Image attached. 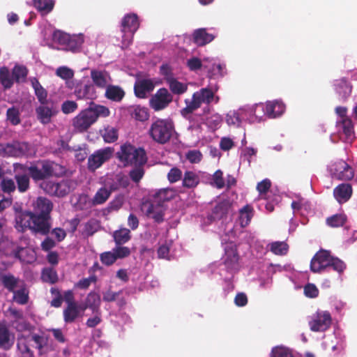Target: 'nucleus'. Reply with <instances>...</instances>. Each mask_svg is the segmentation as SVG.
Instances as JSON below:
<instances>
[{
    "label": "nucleus",
    "mask_w": 357,
    "mask_h": 357,
    "mask_svg": "<svg viewBox=\"0 0 357 357\" xmlns=\"http://www.w3.org/2000/svg\"><path fill=\"white\" fill-rule=\"evenodd\" d=\"M27 172L30 178L38 183L59 177L64 172V168L53 161L42 160L28 167Z\"/></svg>",
    "instance_id": "f257e3e1"
},
{
    "label": "nucleus",
    "mask_w": 357,
    "mask_h": 357,
    "mask_svg": "<svg viewBox=\"0 0 357 357\" xmlns=\"http://www.w3.org/2000/svg\"><path fill=\"white\" fill-rule=\"evenodd\" d=\"M328 267L338 273H342L346 269V264L337 257L331 255L329 251L321 250L312 258L310 261V271L314 273H320Z\"/></svg>",
    "instance_id": "f03ea898"
},
{
    "label": "nucleus",
    "mask_w": 357,
    "mask_h": 357,
    "mask_svg": "<svg viewBox=\"0 0 357 357\" xmlns=\"http://www.w3.org/2000/svg\"><path fill=\"white\" fill-rule=\"evenodd\" d=\"M215 102H218L219 97H215L214 92L209 88H202L195 92L191 99H185V107L181 110V114L185 119H188L190 116L197 109H199L202 103L210 105L213 100Z\"/></svg>",
    "instance_id": "7ed1b4c3"
},
{
    "label": "nucleus",
    "mask_w": 357,
    "mask_h": 357,
    "mask_svg": "<svg viewBox=\"0 0 357 357\" xmlns=\"http://www.w3.org/2000/svg\"><path fill=\"white\" fill-rule=\"evenodd\" d=\"M31 342L36 344L38 355H43V349L46 344L45 337L37 333L20 335L17 338V350L20 357H35L34 351L31 348Z\"/></svg>",
    "instance_id": "20e7f679"
},
{
    "label": "nucleus",
    "mask_w": 357,
    "mask_h": 357,
    "mask_svg": "<svg viewBox=\"0 0 357 357\" xmlns=\"http://www.w3.org/2000/svg\"><path fill=\"white\" fill-rule=\"evenodd\" d=\"M174 130V126L171 120L157 119L151 123L148 134L155 142L165 144L170 140Z\"/></svg>",
    "instance_id": "39448f33"
},
{
    "label": "nucleus",
    "mask_w": 357,
    "mask_h": 357,
    "mask_svg": "<svg viewBox=\"0 0 357 357\" xmlns=\"http://www.w3.org/2000/svg\"><path fill=\"white\" fill-rule=\"evenodd\" d=\"M116 158L124 165H145L147 162L145 150L143 148L137 149L129 143L121 146L120 150L116 153Z\"/></svg>",
    "instance_id": "423d86ee"
},
{
    "label": "nucleus",
    "mask_w": 357,
    "mask_h": 357,
    "mask_svg": "<svg viewBox=\"0 0 357 357\" xmlns=\"http://www.w3.org/2000/svg\"><path fill=\"white\" fill-rule=\"evenodd\" d=\"M139 22L136 14H127L123 17L121 26L122 48H126L132 43L133 36L139 29Z\"/></svg>",
    "instance_id": "0eeeda50"
},
{
    "label": "nucleus",
    "mask_w": 357,
    "mask_h": 357,
    "mask_svg": "<svg viewBox=\"0 0 357 357\" xmlns=\"http://www.w3.org/2000/svg\"><path fill=\"white\" fill-rule=\"evenodd\" d=\"M100 183L112 194L121 188H127L130 185V181L126 175L119 173L107 174L101 178Z\"/></svg>",
    "instance_id": "6e6552de"
},
{
    "label": "nucleus",
    "mask_w": 357,
    "mask_h": 357,
    "mask_svg": "<svg viewBox=\"0 0 357 357\" xmlns=\"http://www.w3.org/2000/svg\"><path fill=\"white\" fill-rule=\"evenodd\" d=\"M53 38L61 45H65L66 50L75 52L84 43L82 34L70 36L60 31L54 32Z\"/></svg>",
    "instance_id": "1a4fd4ad"
},
{
    "label": "nucleus",
    "mask_w": 357,
    "mask_h": 357,
    "mask_svg": "<svg viewBox=\"0 0 357 357\" xmlns=\"http://www.w3.org/2000/svg\"><path fill=\"white\" fill-rule=\"evenodd\" d=\"M332 324V317L328 311L316 312L309 321V326L313 332H324L328 330Z\"/></svg>",
    "instance_id": "9d476101"
},
{
    "label": "nucleus",
    "mask_w": 357,
    "mask_h": 357,
    "mask_svg": "<svg viewBox=\"0 0 357 357\" xmlns=\"http://www.w3.org/2000/svg\"><path fill=\"white\" fill-rule=\"evenodd\" d=\"M173 100V96L166 88L159 89L149 99V106L155 112L166 109Z\"/></svg>",
    "instance_id": "9b49d317"
},
{
    "label": "nucleus",
    "mask_w": 357,
    "mask_h": 357,
    "mask_svg": "<svg viewBox=\"0 0 357 357\" xmlns=\"http://www.w3.org/2000/svg\"><path fill=\"white\" fill-rule=\"evenodd\" d=\"M223 264L228 272H236L239 268V255L236 245L227 243L225 247V255L222 257Z\"/></svg>",
    "instance_id": "f8f14e48"
},
{
    "label": "nucleus",
    "mask_w": 357,
    "mask_h": 357,
    "mask_svg": "<svg viewBox=\"0 0 357 357\" xmlns=\"http://www.w3.org/2000/svg\"><path fill=\"white\" fill-rule=\"evenodd\" d=\"M15 225L14 227L19 232L24 233L26 229L30 230L34 213L23 211L21 206H14Z\"/></svg>",
    "instance_id": "ddd939ff"
},
{
    "label": "nucleus",
    "mask_w": 357,
    "mask_h": 357,
    "mask_svg": "<svg viewBox=\"0 0 357 357\" xmlns=\"http://www.w3.org/2000/svg\"><path fill=\"white\" fill-rule=\"evenodd\" d=\"M113 149L107 147L100 149L91 155L88 158V169L94 172L99 168L105 162L110 159L112 155Z\"/></svg>",
    "instance_id": "4468645a"
},
{
    "label": "nucleus",
    "mask_w": 357,
    "mask_h": 357,
    "mask_svg": "<svg viewBox=\"0 0 357 357\" xmlns=\"http://www.w3.org/2000/svg\"><path fill=\"white\" fill-rule=\"evenodd\" d=\"M58 112V108L52 101L40 104V105L36 109L38 121L44 125L50 123L52 121V118L56 116Z\"/></svg>",
    "instance_id": "2eb2a0df"
},
{
    "label": "nucleus",
    "mask_w": 357,
    "mask_h": 357,
    "mask_svg": "<svg viewBox=\"0 0 357 357\" xmlns=\"http://www.w3.org/2000/svg\"><path fill=\"white\" fill-rule=\"evenodd\" d=\"M51 217H46L43 215L33 214L30 231L33 234H39L47 236L51 229Z\"/></svg>",
    "instance_id": "dca6fc26"
},
{
    "label": "nucleus",
    "mask_w": 357,
    "mask_h": 357,
    "mask_svg": "<svg viewBox=\"0 0 357 357\" xmlns=\"http://www.w3.org/2000/svg\"><path fill=\"white\" fill-rule=\"evenodd\" d=\"M8 156L22 157L31 154V146L24 142L15 141L10 144H6L3 149Z\"/></svg>",
    "instance_id": "f3484780"
},
{
    "label": "nucleus",
    "mask_w": 357,
    "mask_h": 357,
    "mask_svg": "<svg viewBox=\"0 0 357 357\" xmlns=\"http://www.w3.org/2000/svg\"><path fill=\"white\" fill-rule=\"evenodd\" d=\"M93 123L92 116L86 108L82 110L72 121L75 130L79 132L86 131Z\"/></svg>",
    "instance_id": "a211bd4d"
},
{
    "label": "nucleus",
    "mask_w": 357,
    "mask_h": 357,
    "mask_svg": "<svg viewBox=\"0 0 357 357\" xmlns=\"http://www.w3.org/2000/svg\"><path fill=\"white\" fill-rule=\"evenodd\" d=\"M148 218H152L157 223L164 221V208L162 205L152 202L144 203L142 208Z\"/></svg>",
    "instance_id": "6ab92c4d"
},
{
    "label": "nucleus",
    "mask_w": 357,
    "mask_h": 357,
    "mask_svg": "<svg viewBox=\"0 0 357 357\" xmlns=\"http://www.w3.org/2000/svg\"><path fill=\"white\" fill-rule=\"evenodd\" d=\"M333 88L338 96L340 100L344 102L351 96L352 92V84L345 77L335 79L333 82Z\"/></svg>",
    "instance_id": "aec40b11"
},
{
    "label": "nucleus",
    "mask_w": 357,
    "mask_h": 357,
    "mask_svg": "<svg viewBox=\"0 0 357 357\" xmlns=\"http://www.w3.org/2000/svg\"><path fill=\"white\" fill-rule=\"evenodd\" d=\"M332 174L334 178L344 181H349L354 176L352 167L342 160L335 164V167L332 169Z\"/></svg>",
    "instance_id": "412c9836"
},
{
    "label": "nucleus",
    "mask_w": 357,
    "mask_h": 357,
    "mask_svg": "<svg viewBox=\"0 0 357 357\" xmlns=\"http://www.w3.org/2000/svg\"><path fill=\"white\" fill-rule=\"evenodd\" d=\"M63 186L62 183L52 181L50 179L45 180L40 183V188L47 194L59 197H63L68 194L67 190L62 188Z\"/></svg>",
    "instance_id": "4be33fe9"
},
{
    "label": "nucleus",
    "mask_w": 357,
    "mask_h": 357,
    "mask_svg": "<svg viewBox=\"0 0 357 357\" xmlns=\"http://www.w3.org/2000/svg\"><path fill=\"white\" fill-rule=\"evenodd\" d=\"M155 84L151 79H141L135 82L134 85L135 95L139 98H146L147 94L151 93Z\"/></svg>",
    "instance_id": "5701e85b"
},
{
    "label": "nucleus",
    "mask_w": 357,
    "mask_h": 357,
    "mask_svg": "<svg viewBox=\"0 0 357 357\" xmlns=\"http://www.w3.org/2000/svg\"><path fill=\"white\" fill-rule=\"evenodd\" d=\"M259 107H261L264 113L270 118H275L281 115L285 109L284 105L278 100L267 102L264 107L263 105H256L255 112Z\"/></svg>",
    "instance_id": "b1692460"
},
{
    "label": "nucleus",
    "mask_w": 357,
    "mask_h": 357,
    "mask_svg": "<svg viewBox=\"0 0 357 357\" xmlns=\"http://www.w3.org/2000/svg\"><path fill=\"white\" fill-rule=\"evenodd\" d=\"M13 255L24 264H32L36 260V253L33 249L17 246L13 250Z\"/></svg>",
    "instance_id": "393cba45"
},
{
    "label": "nucleus",
    "mask_w": 357,
    "mask_h": 357,
    "mask_svg": "<svg viewBox=\"0 0 357 357\" xmlns=\"http://www.w3.org/2000/svg\"><path fill=\"white\" fill-rule=\"evenodd\" d=\"M90 77L94 85L99 89H105L111 80L110 75L106 70L92 69L90 72Z\"/></svg>",
    "instance_id": "a878e982"
},
{
    "label": "nucleus",
    "mask_w": 357,
    "mask_h": 357,
    "mask_svg": "<svg viewBox=\"0 0 357 357\" xmlns=\"http://www.w3.org/2000/svg\"><path fill=\"white\" fill-rule=\"evenodd\" d=\"M333 195L340 203L347 202L352 195V187L349 183H342L335 188Z\"/></svg>",
    "instance_id": "bb28decb"
},
{
    "label": "nucleus",
    "mask_w": 357,
    "mask_h": 357,
    "mask_svg": "<svg viewBox=\"0 0 357 357\" xmlns=\"http://www.w3.org/2000/svg\"><path fill=\"white\" fill-rule=\"evenodd\" d=\"M340 138L343 139L346 142H351L354 138V126L352 121L349 118L341 120L339 123Z\"/></svg>",
    "instance_id": "cd10ccee"
},
{
    "label": "nucleus",
    "mask_w": 357,
    "mask_h": 357,
    "mask_svg": "<svg viewBox=\"0 0 357 357\" xmlns=\"http://www.w3.org/2000/svg\"><path fill=\"white\" fill-rule=\"evenodd\" d=\"M89 114L92 116L94 123L98 118H105L110 115L109 108L105 105H101L91 101L89 107L86 108Z\"/></svg>",
    "instance_id": "c85d7f7f"
},
{
    "label": "nucleus",
    "mask_w": 357,
    "mask_h": 357,
    "mask_svg": "<svg viewBox=\"0 0 357 357\" xmlns=\"http://www.w3.org/2000/svg\"><path fill=\"white\" fill-rule=\"evenodd\" d=\"M215 36L206 31V29L202 28L194 31L192 40L197 46H204L211 43Z\"/></svg>",
    "instance_id": "c756f323"
},
{
    "label": "nucleus",
    "mask_w": 357,
    "mask_h": 357,
    "mask_svg": "<svg viewBox=\"0 0 357 357\" xmlns=\"http://www.w3.org/2000/svg\"><path fill=\"white\" fill-rule=\"evenodd\" d=\"M124 90L119 86L109 84L105 88V97L113 102H119L125 96Z\"/></svg>",
    "instance_id": "7c9ffc66"
},
{
    "label": "nucleus",
    "mask_w": 357,
    "mask_h": 357,
    "mask_svg": "<svg viewBox=\"0 0 357 357\" xmlns=\"http://www.w3.org/2000/svg\"><path fill=\"white\" fill-rule=\"evenodd\" d=\"M174 197L175 191L172 188H162L153 195V202L162 206L163 203L173 199Z\"/></svg>",
    "instance_id": "2f4dec72"
},
{
    "label": "nucleus",
    "mask_w": 357,
    "mask_h": 357,
    "mask_svg": "<svg viewBox=\"0 0 357 357\" xmlns=\"http://www.w3.org/2000/svg\"><path fill=\"white\" fill-rule=\"evenodd\" d=\"M231 207V203L229 199H223L218 202L212 210V215L214 219H221L226 216Z\"/></svg>",
    "instance_id": "473e14b6"
},
{
    "label": "nucleus",
    "mask_w": 357,
    "mask_h": 357,
    "mask_svg": "<svg viewBox=\"0 0 357 357\" xmlns=\"http://www.w3.org/2000/svg\"><path fill=\"white\" fill-rule=\"evenodd\" d=\"M35 208L39 212L38 215L50 217V213L53 208V204L47 198L39 197L36 200Z\"/></svg>",
    "instance_id": "72a5a7b5"
},
{
    "label": "nucleus",
    "mask_w": 357,
    "mask_h": 357,
    "mask_svg": "<svg viewBox=\"0 0 357 357\" xmlns=\"http://www.w3.org/2000/svg\"><path fill=\"white\" fill-rule=\"evenodd\" d=\"M31 83L38 102L40 104L47 103V102H50L47 100V90L40 84L38 79L36 77H32L31 79Z\"/></svg>",
    "instance_id": "f704fd0d"
},
{
    "label": "nucleus",
    "mask_w": 357,
    "mask_h": 357,
    "mask_svg": "<svg viewBox=\"0 0 357 357\" xmlns=\"http://www.w3.org/2000/svg\"><path fill=\"white\" fill-rule=\"evenodd\" d=\"M63 316L65 323H73L80 316L79 305L77 304L67 305L63 311Z\"/></svg>",
    "instance_id": "c9c22d12"
},
{
    "label": "nucleus",
    "mask_w": 357,
    "mask_h": 357,
    "mask_svg": "<svg viewBox=\"0 0 357 357\" xmlns=\"http://www.w3.org/2000/svg\"><path fill=\"white\" fill-rule=\"evenodd\" d=\"M75 95L77 99L93 100L95 98L94 88L90 84L77 86L75 90Z\"/></svg>",
    "instance_id": "e433bc0d"
},
{
    "label": "nucleus",
    "mask_w": 357,
    "mask_h": 357,
    "mask_svg": "<svg viewBox=\"0 0 357 357\" xmlns=\"http://www.w3.org/2000/svg\"><path fill=\"white\" fill-rule=\"evenodd\" d=\"M100 296L95 291H91L86 296L85 307L83 310L86 308H89L93 312H98L100 310Z\"/></svg>",
    "instance_id": "4c0bfd02"
},
{
    "label": "nucleus",
    "mask_w": 357,
    "mask_h": 357,
    "mask_svg": "<svg viewBox=\"0 0 357 357\" xmlns=\"http://www.w3.org/2000/svg\"><path fill=\"white\" fill-rule=\"evenodd\" d=\"M19 282V278L15 277L13 274L0 273V282L8 291L13 292L15 290Z\"/></svg>",
    "instance_id": "58836bf2"
},
{
    "label": "nucleus",
    "mask_w": 357,
    "mask_h": 357,
    "mask_svg": "<svg viewBox=\"0 0 357 357\" xmlns=\"http://www.w3.org/2000/svg\"><path fill=\"white\" fill-rule=\"evenodd\" d=\"M167 83L169 85V89L172 93L181 95L186 92L188 90L187 84L178 82L173 76L167 78Z\"/></svg>",
    "instance_id": "ea45409f"
},
{
    "label": "nucleus",
    "mask_w": 357,
    "mask_h": 357,
    "mask_svg": "<svg viewBox=\"0 0 357 357\" xmlns=\"http://www.w3.org/2000/svg\"><path fill=\"white\" fill-rule=\"evenodd\" d=\"M13 345L10 340V332L6 326L0 324V348L3 350H9Z\"/></svg>",
    "instance_id": "a19ab883"
},
{
    "label": "nucleus",
    "mask_w": 357,
    "mask_h": 357,
    "mask_svg": "<svg viewBox=\"0 0 357 357\" xmlns=\"http://www.w3.org/2000/svg\"><path fill=\"white\" fill-rule=\"evenodd\" d=\"M269 251L275 255L283 256L287 254L289 245L285 241H274L268 244Z\"/></svg>",
    "instance_id": "79ce46f5"
},
{
    "label": "nucleus",
    "mask_w": 357,
    "mask_h": 357,
    "mask_svg": "<svg viewBox=\"0 0 357 357\" xmlns=\"http://www.w3.org/2000/svg\"><path fill=\"white\" fill-rule=\"evenodd\" d=\"M111 196V193L103 185L98 190L91 199L93 206L101 205L105 204Z\"/></svg>",
    "instance_id": "37998d69"
},
{
    "label": "nucleus",
    "mask_w": 357,
    "mask_h": 357,
    "mask_svg": "<svg viewBox=\"0 0 357 357\" xmlns=\"http://www.w3.org/2000/svg\"><path fill=\"white\" fill-rule=\"evenodd\" d=\"M113 237L116 245H121L130 240V231L127 228H121L114 232Z\"/></svg>",
    "instance_id": "c03bdc74"
},
{
    "label": "nucleus",
    "mask_w": 357,
    "mask_h": 357,
    "mask_svg": "<svg viewBox=\"0 0 357 357\" xmlns=\"http://www.w3.org/2000/svg\"><path fill=\"white\" fill-rule=\"evenodd\" d=\"M199 183V178L197 174L191 171H187L185 172L182 184L183 186L187 188H194Z\"/></svg>",
    "instance_id": "a18cd8bd"
},
{
    "label": "nucleus",
    "mask_w": 357,
    "mask_h": 357,
    "mask_svg": "<svg viewBox=\"0 0 357 357\" xmlns=\"http://www.w3.org/2000/svg\"><path fill=\"white\" fill-rule=\"evenodd\" d=\"M252 217V208L250 205H245L239 211V222L241 227L249 225Z\"/></svg>",
    "instance_id": "49530a36"
},
{
    "label": "nucleus",
    "mask_w": 357,
    "mask_h": 357,
    "mask_svg": "<svg viewBox=\"0 0 357 357\" xmlns=\"http://www.w3.org/2000/svg\"><path fill=\"white\" fill-rule=\"evenodd\" d=\"M10 75L7 67L0 68V82L5 89H8L13 85V77Z\"/></svg>",
    "instance_id": "de8ad7c7"
},
{
    "label": "nucleus",
    "mask_w": 357,
    "mask_h": 357,
    "mask_svg": "<svg viewBox=\"0 0 357 357\" xmlns=\"http://www.w3.org/2000/svg\"><path fill=\"white\" fill-rule=\"evenodd\" d=\"M130 114L133 119L139 121H145L149 117L148 109L139 105L132 107Z\"/></svg>",
    "instance_id": "09e8293b"
},
{
    "label": "nucleus",
    "mask_w": 357,
    "mask_h": 357,
    "mask_svg": "<svg viewBox=\"0 0 357 357\" xmlns=\"http://www.w3.org/2000/svg\"><path fill=\"white\" fill-rule=\"evenodd\" d=\"M13 300L20 305H25L29 301V291L25 287L14 290Z\"/></svg>",
    "instance_id": "8fccbe9b"
},
{
    "label": "nucleus",
    "mask_w": 357,
    "mask_h": 357,
    "mask_svg": "<svg viewBox=\"0 0 357 357\" xmlns=\"http://www.w3.org/2000/svg\"><path fill=\"white\" fill-rule=\"evenodd\" d=\"M102 136L105 142L113 143L118 139L119 131L116 128L108 126L104 128Z\"/></svg>",
    "instance_id": "3c124183"
},
{
    "label": "nucleus",
    "mask_w": 357,
    "mask_h": 357,
    "mask_svg": "<svg viewBox=\"0 0 357 357\" xmlns=\"http://www.w3.org/2000/svg\"><path fill=\"white\" fill-rule=\"evenodd\" d=\"M28 70L25 66L16 65L12 70V76L13 79L20 83L23 82L26 77Z\"/></svg>",
    "instance_id": "603ef678"
},
{
    "label": "nucleus",
    "mask_w": 357,
    "mask_h": 357,
    "mask_svg": "<svg viewBox=\"0 0 357 357\" xmlns=\"http://www.w3.org/2000/svg\"><path fill=\"white\" fill-rule=\"evenodd\" d=\"M347 221V218L343 214H335L326 218V224L331 227H339L343 226Z\"/></svg>",
    "instance_id": "864d4df0"
},
{
    "label": "nucleus",
    "mask_w": 357,
    "mask_h": 357,
    "mask_svg": "<svg viewBox=\"0 0 357 357\" xmlns=\"http://www.w3.org/2000/svg\"><path fill=\"white\" fill-rule=\"evenodd\" d=\"M29 177L26 174H16L15 176L17 189L20 192H24L29 188Z\"/></svg>",
    "instance_id": "5fc2aeb1"
},
{
    "label": "nucleus",
    "mask_w": 357,
    "mask_h": 357,
    "mask_svg": "<svg viewBox=\"0 0 357 357\" xmlns=\"http://www.w3.org/2000/svg\"><path fill=\"white\" fill-rule=\"evenodd\" d=\"M34 7L39 11L50 13L54 8L53 0H33Z\"/></svg>",
    "instance_id": "6e6d98bb"
},
{
    "label": "nucleus",
    "mask_w": 357,
    "mask_h": 357,
    "mask_svg": "<svg viewBox=\"0 0 357 357\" xmlns=\"http://www.w3.org/2000/svg\"><path fill=\"white\" fill-rule=\"evenodd\" d=\"M42 280L50 284H54L58 281V275L56 271L52 268H44L42 271Z\"/></svg>",
    "instance_id": "4d7b16f0"
},
{
    "label": "nucleus",
    "mask_w": 357,
    "mask_h": 357,
    "mask_svg": "<svg viewBox=\"0 0 357 357\" xmlns=\"http://www.w3.org/2000/svg\"><path fill=\"white\" fill-rule=\"evenodd\" d=\"M135 167L129 172L131 180L135 183H139L144 175V165H134Z\"/></svg>",
    "instance_id": "13d9d810"
},
{
    "label": "nucleus",
    "mask_w": 357,
    "mask_h": 357,
    "mask_svg": "<svg viewBox=\"0 0 357 357\" xmlns=\"http://www.w3.org/2000/svg\"><path fill=\"white\" fill-rule=\"evenodd\" d=\"M6 118L12 125H18L20 123L19 109L15 107L8 108L6 112Z\"/></svg>",
    "instance_id": "bf43d9fd"
},
{
    "label": "nucleus",
    "mask_w": 357,
    "mask_h": 357,
    "mask_svg": "<svg viewBox=\"0 0 357 357\" xmlns=\"http://www.w3.org/2000/svg\"><path fill=\"white\" fill-rule=\"evenodd\" d=\"M100 259L103 264L107 266L112 265L117 260L113 250L101 253Z\"/></svg>",
    "instance_id": "052dcab7"
},
{
    "label": "nucleus",
    "mask_w": 357,
    "mask_h": 357,
    "mask_svg": "<svg viewBox=\"0 0 357 357\" xmlns=\"http://www.w3.org/2000/svg\"><path fill=\"white\" fill-rule=\"evenodd\" d=\"M212 184L218 189H222L225 186V179L223 178V172L218 169L215 172L212 178Z\"/></svg>",
    "instance_id": "680f3d73"
},
{
    "label": "nucleus",
    "mask_w": 357,
    "mask_h": 357,
    "mask_svg": "<svg viewBox=\"0 0 357 357\" xmlns=\"http://www.w3.org/2000/svg\"><path fill=\"white\" fill-rule=\"evenodd\" d=\"M271 357H293L291 351L284 347H275L271 351Z\"/></svg>",
    "instance_id": "e2e57ef3"
},
{
    "label": "nucleus",
    "mask_w": 357,
    "mask_h": 357,
    "mask_svg": "<svg viewBox=\"0 0 357 357\" xmlns=\"http://www.w3.org/2000/svg\"><path fill=\"white\" fill-rule=\"evenodd\" d=\"M75 206L78 210L82 211L90 208L93 205L91 204V200L89 199L88 195H79Z\"/></svg>",
    "instance_id": "0e129e2a"
},
{
    "label": "nucleus",
    "mask_w": 357,
    "mask_h": 357,
    "mask_svg": "<svg viewBox=\"0 0 357 357\" xmlns=\"http://www.w3.org/2000/svg\"><path fill=\"white\" fill-rule=\"evenodd\" d=\"M98 228V222L95 220L88 221L84 225V232L87 236H93Z\"/></svg>",
    "instance_id": "69168bd1"
},
{
    "label": "nucleus",
    "mask_w": 357,
    "mask_h": 357,
    "mask_svg": "<svg viewBox=\"0 0 357 357\" xmlns=\"http://www.w3.org/2000/svg\"><path fill=\"white\" fill-rule=\"evenodd\" d=\"M182 175V171L179 168L173 167L167 174V179L171 183H174L180 181Z\"/></svg>",
    "instance_id": "338daca9"
},
{
    "label": "nucleus",
    "mask_w": 357,
    "mask_h": 357,
    "mask_svg": "<svg viewBox=\"0 0 357 357\" xmlns=\"http://www.w3.org/2000/svg\"><path fill=\"white\" fill-rule=\"evenodd\" d=\"M78 107L76 102L73 100H66L61 105V111L65 114L74 112Z\"/></svg>",
    "instance_id": "774afa93"
}]
</instances>
